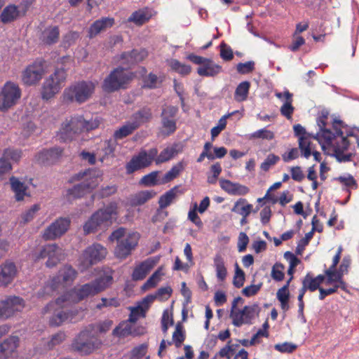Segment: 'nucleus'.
<instances>
[{"label": "nucleus", "instance_id": "f257e3e1", "mask_svg": "<svg viewBox=\"0 0 359 359\" xmlns=\"http://www.w3.org/2000/svg\"><path fill=\"white\" fill-rule=\"evenodd\" d=\"M116 214L115 208L112 205L95 211L83 226L84 234L88 235L107 228L111 225L113 215Z\"/></svg>", "mask_w": 359, "mask_h": 359}, {"label": "nucleus", "instance_id": "f03ea898", "mask_svg": "<svg viewBox=\"0 0 359 359\" xmlns=\"http://www.w3.org/2000/svg\"><path fill=\"white\" fill-rule=\"evenodd\" d=\"M135 73L126 72L122 67H118L110 72L104 79L102 88L106 93H114L121 89H126L134 79Z\"/></svg>", "mask_w": 359, "mask_h": 359}, {"label": "nucleus", "instance_id": "7ed1b4c3", "mask_svg": "<svg viewBox=\"0 0 359 359\" xmlns=\"http://www.w3.org/2000/svg\"><path fill=\"white\" fill-rule=\"evenodd\" d=\"M67 72L64 68H57L42 83L41 97L48 101L57 95L65 84Z\"/></svg>", "mask_w": 359, "mask_h": 359}, {"label": "nucleus", "instance_id": "20e7f679", "mask_svg": "<svg viewBox=\"0 0 359 359\" xmlns=\"http://www.w3.org/2000/svg\"><path fill=\"white\" fill-rule=\"evenodd\" d=\"M94 90L95 86L91 81L76 82L65 89L63 100L67 103H83L90 97Z\"/></svg>", "mask_w": 359, "mask_h": 359}, {"label": "nucleus", "instance_id": "39448f33", "mask_svg": "<svg viewBox=\"0 0 359 359\" xmlns=\"http://www.w3.org/2000/svg\"><path fill=\"white\" fill-rule=\"evenodd\" d=\"M112 280L111 275H104L83 285L74 292L76 302H81L89 296H94L103 291L111 284Z\"/></svg>", "mask_w": 359, "mask_h": 359}, {"label": "nucleus", "instance_id": "423d86ee", "mask_svg": "<svg viewBox=\"0 0 359 359\" xmlns=\"http://www.w3.org/2000/svg\"><path fill=\"white\" fill-rule=\"evenodd\" d=\"M83 116L75 115L69 119H66L62 123L60 132L57 134L58 138L64 142L72 141L76 135L83 132Z\"/></svg>", "mask_w": 359, "mask_h": 359}, {"label": "nucleus", "instance_id": "0eeeda50", "mask_svg": "<svg viewBox=\"0 0 359 359\" xmlns=\"http://www.w3.org/2000/svg\"><path fill=\"white\" fill-rule=\"evenodd\" d=\"M21 97V90L18 85L7 81L0 90V111H7L15 105Z\"/></svg>", "mask_w": 359, "mask_h": 359}, {"label": "nucleus", "instance_id": "6e6552de", "mask_svg": "<svg viewBox=\"0 0 359 359\" xmlns=\"http://www.w3.org/2000/svg\"><path fill=\"white\" fill-rule=\"evenodd\" d=\"M72 348L82 355H88L95 349L96 344L92 334L89 331L83 330L74 338Z\"/></svg>", "mask_w": 359, "mask_h": 359}, {"label": "nucleus", "instance_id": "1a4fd4ad", "mask_svg": "<svg viewBox=\"0 0 359 359\" xmlns=\"http://www.w3.org/2000/svg\"><path fill=\"white\" fill-rule=\"evenodd\" d=\"M70 224L71 219L69 217H60L44 229L42 238L45 241H53L60 238L68 231Z\"/></svg>", "mask_w": 359, "mask_h": 359}, {"label": "nucleus", "instance_id": "9d476101", "mask_svg": "<svg viewBox=\"0 0 359 359\" xmlns=\"http://www.w3.org/2000/svg\"><path fill=\"white\" fill-rule=\"evenodd\" d=\"M97 185V178L95 176L86 178L81 183L75 184L67 190V198L69 201L81 198L86 194L90 193Z\"/></svg>", "mask_w": 359, "mask_h": 359}, {"label": "nucleus", "instance_id": "9b49d317", "mask_svg": "<svg viewBox=\"0 0 359 359\" xmlns=\"http://www.w3.org/2000/svg\"><path fill=\"white\" fill-rule=\"evenodd\" d=\"M106 249L99 243L93 244L83 252L81 264L84 268H88L100 262L105 257Z\"/></svg>", "mask_w": 359, "mask_h": 359}, {"label": "nucleus", "instance_id": "f8f14e48", "mask_svg": "<svg viewBox=\"0 0 359 359\" xmlns=\"http://www.w3.org/2000/svg\"><path fill=\"white\" fill-rule=\"evenodd\" d=\"M25 301L22 297L11 296L0 302V318L7 319L15 313L20 312L25 307Z\"/></svg>", "mask_w": 359, "mask_h": 359}, {"label": "nucleus", "instance_id": "ddd939ff", "mask_svg": "<svg viewBox=\"0 0 359 359\" xmlns=\"http://www.w3.org/2000/svg\"><path fill=\"white\" fill-rule=\"evenodd\" d=\"M139 238L140 234L133 232L118 241L114 251L116 257L120 259L126 258L137 245Z\"/></svg>", "mask_w": 359, "mask_h": 359}, {"label": "nucleus", "instance_id": "4468645a", "mask_svg": "<svg viewBox=\"0 0 359 359\" xmlns=\"http://www.w3.org/2000/svg\"><path fill=\"white\" fill-rule=\"evenodd\" d=\"M178 113V108L169 105L162 109L161 114V126L165 133L170 135L177 130V121L175 117Z\"/></svg>", "mask_w": 359, "mask_h": 359}, {"label": "nucleus", "instance_id": "2eb2a0df", "mask_svg": "<svg viewBox=\"0 0 359 359\" xmlns=\"http://www.w3.org/2000/svg\"><path fill=\"white\" fill-rule=\"evenodd\" d=\"M63 149L55 147L48 149H43L35 156V161L41 165L53 163L62 156Z\"/></svg>", "mask_w": 359, "mask_h": 359}, {"label": "nucleus", "instance_id": "dca6fc26", "mask_svg": "<svg viewBox=\"0 0 359 359\" xmlns=\"http://www.w3.org/2000/svg\"><path fill=\"white\" fill-rule=\"evenodd\" d=\"M19 337L11 336L0 344V359H15L13 355L19 344Z\"/></svg>", "mask_w": 359, "mask_h": 359}, {"label": "nucleus", "instance_id": "f3484780", "mask_svg": "<svg viewBox=\"0 0 359 359\" xmlns=\"http://www.w3.org/2000/svg\"><path fill=\"white\" fill-rule=\"evenodd\" d=\"M18 269L14 262L7 260L0 265V286H7L16 276Z\"/></svg>", "mask_w": 359, "mask_h": 359}, {"label": "nucleus", "instance_id": "a211bd4d", "mask_svg": "<svg viewBox=\"0 0 359 359\" xmlns=\"http://www.w3.org/2000/svg\"><path fill=\"white\" fill-rule=\"evenodd\" d=\"M43 69L41 65L34 63L29 65L23 72L22 81L25 84L32 86L42 78Z\"/></svg>", "mask_w": 359, "mask_h": 359}, {"label": "nucleus", "instance_id": "6ab92c4d", "mask_svg": "<svg viewBox=\"0 0 359 359\" xmlns=\"http://www.w3.org/2000/svg\"><path fill=\"white\" fill-rule=\"evenodd\" d=\"M59 247L57 244H48L43 247L41 250L39 258H48L46 266L48 268L55 266L60 262L57 251Z\"/></svg>", "mask_w": 359, "mask_h": 359}, {"label": "nucleus", "instance_id": "aec40b11", "mask_svg": "<svg viewBox=\"0 0 359 359\" xmlns=\"http://www.w3.org/2000/svg\"><path fill=\"white\" fill-rule=\"evenodd\" d=\"M147 56V51L145 49H133L122 53L120 59L123 65L130 67L142 62Z\"/></svg>", "mask_w": 359, "mask_h": 359}, {"label": "nucleus", "instance_id": "412c9836", "mask_svg": "<svg viewBox=\"0 0 359 359\" xmlns=\"http://www.w3.org/2000/svg\"><path fill=\"white\" fill-rule=\"evenodd\" d=\"M150 162L147 159L145 150H141L137 155L132 157L126 165V173L132 174L134 172L150 165Z\"/></svg>", "mask_w": 359, "mask_h": 359}, {"label": "nucleus", "instance_id": "4be33fe9", "mask_svg": "<svg viewBox=\"0 0 359 359\" xmlns=\"http://www.w3.org/2000/svg\"><path fill=\"white\" fill-rule=\"evenodd\" d=\"M115 24V20L111 17H102L96 20L89 27L88 31V36L90 39L95 37L101 32L111 28Z\"/></svg>", "mask_w": 359, "mask_h": 359}, {"label": "nucleus", "instance_id": "5701e85b", "mask_svg": "<svg viewBox=\"0 0 359 359\" xmlns=\"http://www.w3.org/2000/svg\"><path fill=\"white\" fill-rule=\"evenodd\" d=\"M351 264V258L349 255H347L343 258L339 269H337V266H335L331 271H330V268L326 269L327 283L332 285V278H344V275L348 273Z\"/></svg>", "mask_w": 359, "mask_h": 359}, {"label": "nucleus", "instance_id": "b1692460", "mask_svg": "<svg viewBox=\"0 0 359 359\" xmlns=\"http://www.w3.org/2000/svg\"><path fill=\"white\" fill-rule=\"evenodd\" d=\"M232 323L236 327H241L243 324L251 325L255 316L252 313L251 306H245L242 309L238 310L232 318Z\"/></svg>", "mask_w": 359, "mask_h": 359}, {"label": "nucleus", "instance_id": "393cba45", "mask_svg": "<svg viewBox=\"0 0 359 359\" xmlns=\"http://www.w3.org/2000/svg\"><path fill=\"white\" fill-rule=\"evenodd\" d=\"M76 271L70 265H65L61 268L56 276L53 278L54 283H71L76 277Z\"/></svg>", "mask_w": 359, "mask_h": 359}, {"label": "nucleus", "instance_id": "a878e982", "mask_svg": "<svg viewBox=\"0 0 359 359\" xmlns=\"http://www.w3.org/2000/svg\"><path fill=\"white\" fill-rule=\"evenodd\" d=\"M60 29L57 26L46 27L39 36L40 41L47 46H51L58 41Z\"/></svg>", "mask_w": 359, "mask_h": 359}, {"label": "nucleus", "instance_id": "bb28decb", "mask_svg": "<svg viewBox=\"0 0 359 359\" xmlns=\"http://www.w3.org/2000/svg\"><path fill=\"white\" fill-rule=\"evenodd\" d=\"M20 17L18 6L9 4L4 7L1 13L0 22L7 25L17 20Z\"/></svg>", "mask_w": 359, "mask_h": 359}, {"label": "nucleus", "instance_id": "cd10ccee", "mask_svg": "<svg viewBox=\"0 0 359 359\" xmlns=\"http://www.w3.org/2000/svg\"><path fill=\"white\" fill-rule=\"evenodd\" d=\"M156 262L151 258H149L144 262H141L133 270L132 278L134 280H143L147 274L154 266Z\"/></svg>", "mask_w": 359, "mask_h": 359}, {"label": "nucleus", "instance_id": "c85d7f7f", "mask_svg": "<svg viewBox=\"0 0 359 359\" xmlns=\"http://www.w3.org/2000/svg\"><path fill=\"white\" fill-rule=\"evenodd\" d=\"M152 118L151 109L144 107L132 115V123L137 125L138 128L142 124L149 122Z\"/></svg>", "mask_w": 359, "mask_h": 359}, {"label": "nucleus", "instance_id": "c756f323", "mask_svg": "<svg viewBox=\"0 0 359 359\" xmlns=\"http://www.w3.org/2000/svg\"><path fill=\"white\" fill-rule=\"evenodd\" d=\"M73 313L70 311L56 310L54 313L50 317L49 325L51 327H59L64 322L73 318Z\"/></svg>", "mask_w": 359, "mask_h": 359}, {"label": "nucleus", "instance_id": "7c9ffc66", "mask_svg": "<svg viewBox=\"0 0 359 359\" xmlns=\"http://www.w3.org/2000/svg\"><path fill=\"white\" fill-rule=\"evenodd\" d=\"M12 191L15 193V198L17 201L24 199L27 195L26 191L27 187L25 184L19 180L16 177L12 176L9 179Z\"/></svg>", "mask_w": 359, "mask_h": 359}, {"label": "nucleus", "instance_id": "2f4dec72", "mask_svg": "<svg viewBox=\"0 0 359 359\" xmlns=\"http://www.w3.org/2000/svg\"><path fill=\"white\" fill-rule=\"evenodd\" d=\"M226 192L233 196H245L250 192V189L245 185L226 179Z\"/></svg>", "mask_w": 359, "mask_h": 359}, {"label": "nucleus", "instance_id": "473e14b6", "mask_svg": "<svg viewBox=\"0 0 359 359\" xmlns=\"http://www.w3.org/2000/svg\"><path fill=\"white\" fill-rule=\"evenodd\" d=\"M251 83L249 81L241 82L236 87L234 92V100L237 102H243L247 100Z\"/></svg>", "mask_w": 359, "mask_h": 359}, {"label": "nucleus", "instance_id": "72a5a7b5", "mask_svg": "<svg viewBox=\"0 0 359 359\" xmlns=\"http://www.w3.org/2000/svg\"><path fill=\"white\" fill-rule=\"evenodd\" d=\"M156 195L154 191L145 190L137 192L130 199L133 206L142 205Z\"/></svg>", "mask_w": 359, "mask_h": 359}, {"label": "nucleus", "instance_id": "f704fd0d", "mask_svg": "<svg viewBox=\"0 0 359 359\" xmlns=\"http://www.w3.org/2000/svg\"><path fill=\"white\" fill-rule=\"evenodd\" d=\"M151 18V15L147 9H140L134 11L128 18V21L137 25H142Z\"/></svg>", "mask_w": 359, "mask_h": 359}, {"label": "nucleus", "instance_id": "c9c22d12", "mask_svg": "<svg viewBox=\"0 0 359 359\" xmlns=\"http://www.w3.org/2000/svg\"><path fill=\"white\" fill-rule=\"evenodd\" d=\"M177 154L176 145L167 147L161 151L159 155L155 159V163L159 165L161 163L167 162L173 158Z\"/></svg>", "mask_w": 359, "mask_h": 359}, {"label": "nucleus", "instance_id": "e433bc0d", "mask_svg": "<svg viewBox=\"0 0 359 359\" xmlns=\"http://www.w3.org/2000/svg\"><path fill=\"white\" fill-rule=\"evenodd\" d=\"M339 149V142H337V145L334 147V149L331 154V156L335 158L337 161L339 163L351 161L353 157L355 155V153L354 152H348L345 154L344 152L347 151L348 150H342Z\"/></svg>", "mask_w": 359, "mask_h": 359}, {"label": "nucleus", "instance_id": "4c0bfd02", "mask_svg": "<svg viewBox=\"0 0 359 359\" xmlns=\"http://www.w3.org/2000/svg\"><path fill=\"white\" fill-rule=\"evenodd\" d=\"M136 129H137V125L133 123L131 121H128L118 130H115L114 137L116 140L123 139L132 134Z\"/></svg>", "mask_w": 359, "mask_h": 359}, {"label": "nucleus", "instance_id": "58836bf2", "mask_svg": "<svg viewBox=\"0 0 359 359\" xmlns=\"http://www.w3.org/2000/svg\"><path fill=\"white\" fill-rule=\"evenodd\" d=\"M177 189L178 187L175 186L160 196L158 200L160 208L164 209L170 205L177 196Z\"/></svg>", "mask_w": 359, "mask_h": 359}, {"label": "nucleus", "instance_id": "ea45409f", "mask_svg": "<svg viewBox=\"0 0 359 359\" xmlns=\"http://www.w3.org/2000/svg\"><path fill=\"white\" fill-rule=\"evenodd\" d=\"M334 180L339 181L343 185L346 187L345 191L351 194V189H358V183L355 178L350 174L348 175L347 177L339 176L337 177H334Z\"/></svg>", "mask_w": 359, "mask_h": 359}, {"label": "nucleus", "instance_id": "a19ab883", "mask_svg": "<svg viewBox=\"0 0 359 359\" xmlns=\"http://www.w3.org/2000/svg\"><path fill=\"white\" fill-rule=\"evenodd\" d=\"M184 165L182 161H180L176 165H173L172 168L165 174L161 183H166L176 178L184 170Z\"/></svg>", "mask_w": 359, "mask_h": 359}, {"label": "nucleus", "instance_id": "79ce46f5", "mask_svg": "<svg viewBox=\"0 0 359 359\" xmlns=\"http://www.w3.org/2000/svg\"><path fill=\"white\" fill-rule=\"evenodd\" d=\"M112 334L118 337H126L131 334L136 335L141 334L142 333H136L135 331H132L131 325L129 324L124 325V327H122V325L119 324V325L114 329Z\"/></svg>", "mask_w": 359, "mask_h": 359}, {"label": "nucleus", "instance_id": "37998d69", "mask_svg": "<svg viewBox=\"0 0 359 359\" xmlns=\"http://www.w3.org/2000/svg\"><path fill=\"white\" fill-rule=\"evenodd\" d=\"M302 286L310 292H314L317 290H320V287L317 284L316 279L314 278L313 274L311 273H308L303 278Z\"/></svg>", "mask_w": 359, "mask_h": 359}, {"label": "nucleus", "instance_id": "c03bdc74", "mask_svg": "<svg viewBox=\"0 0 359 359\" xmlns=\"http://www.w3.org/2000/svg\"><path fill=\"white\" fill-rule=\"evenodd\" d=\"M285 266L280 262H276L272 266L271 276L272 279L276 282L283 281L285 278V273L283 270Z\"/></svg>", "mask_w": 359, "mask_h": 359}, {"label": "nucleus", "instance_id": "a18cd8bd", "mask_svg": "<svg viewBox=\"0 0 359 359\" xmlns=\"http://www.w3.org/2000/svg\"><path fill=\"white\" fill-rule=\"evenodd\" d=\"M171 69L182 76L188 75L191 70L190 65L181 63L177 60H172L170 62Z\"/></svg>", "mask_w": 359, "mask_h": 359}, {"label": "nucleus", "instance_id": "49530a36", "mask_svg": "<svg viewBox=\"0 0 359 359\" xmlns=\"http://www.w3.org/2000/svg\"><path fill=\"white\" fill-rule=\"evenodd\" d=\"M163 275L160 269H157L144 283L142 286V290H148L149 288L154 287L161 280V276Z\"/></svg>", "mask_w": 359, "mask_h": 359}, {"label": "nucleus", "instance_id": "de8ad7c7", "mask_svg": "<svg viewBox=\"0 0 359 359\" xmlns=\"http://www.w3.org/2000/svg\"><path fill=\"white\" fill-rule=\"evenodd\" d=\"M255 69V63L252 60L245 62H239L236 65L237 72L240 74H249L252 73Z\"/></svg>", "mask_w": 359, "mask_h": 359}, {"label": "nucleus", "instance_id": "09e8293b", "mask_svg": "<svg viewBox=\"0 0 359 359\" xmlns=\"http://www.w3.org/2000/svg\"><path fill=\"white\" fill-rule=\"evenodd\" d=\"M185 339V332L183 330V326L180 322L175 327V331L172 334V340L176 347H180Z\"/></svg>", "mask_w": 359, "mask_h": 359}, {"label": "nucleus", "instance_id": "8fccbe9b", "mask_svg": "<svg viewBox=\"0 0 359 359\" xmlns=\"http://www.w3.org/2000/svg\"><path fill=\"white\" fill-rule=\"evenodd\" d=\"M2 156L8 161L10 160L14 162H18L22 157V150L18 149L8 148L3 151Z\"/></svg>", "mask_w": 359, "mask_h": 359}, {"label": "nucleus", "instance_id": "3c124183", "mask_svg": "<svg viewBox=\"0 0 359 359\" xmlns=\"http://www.w3.org/2000/svg\"><path fill=\"white\" fill-rule=\"evenodd\" d=\"M322 136L323 137V142L329 148L334 149V147L337 145V142L334 143L335 140L334 132L330 128H323L322 131Z\"/></svg>", "mask_w": 359, "mask_h": 359}, {"label": "nucleus", "instance_id": "603ef678", "mask_svg": "<svg viewBox=\"0 0 359 359\" xmlns=\"http://www.w3.org/2000/svg\"><path fill=\"white\" fill-rule=\"evenodd\" d=\"M158 171H153L146 175H144L140 180V183L144 184L145 187H151L158 184L157 177Z\"/></svg>", "mask_w": 359, "mask_h": 359}, {"label": "nucleus", "instance_id": "864d4df0", "mask_svg": "<svg viewBox=\"0 0 359 359\" xmlns=\"http://www.w3.org/2000/svg\"><path fill=\"white\" fill-rule=\"evenodd\" d=\"M257 138L271 140L274 138V133L272 131L269 130L266 128H262L252 133L249 137V140Z\"/></svg>", "mask_w": 359, "mask_h": 359}, {"label": "nucleus", "instance_id": "5fc2aeb1", "mask_svg": "<svg viewBox=\"0 0 359 359\" xmlns=\"http://www.w3.org/2000/svg\"><path fill=\"white\" fill-rule=\"evenodd\" d=\"M217 278L220 280H224V262L220 255H217L214 259Z\"/></svg>", "mask_w": 359, "mask_h": 359}, {"label": "nucleus", "instance_id": "6e6d98bb", "mask_svg": "<svg viewBox=\"0 0 359 359\" xmlns=\"http://www.w3.org/2000/svg\"><path fill=\"white\" fill-rule=\"evenodd\" d=\"M313 236L311 235V233H309V232L306 233L304 238L300 239L298 242L297 246L295 250V254L297 255H302L305 247L308 245L313 238Z\"/></svg>", "mask_w": 359, "mask_h": 359}, {"label": "nucleus", "instance_id": "4d7b16f0", "mask_svg": "<svg viewBox=\"0 0 359 359\" xmlns=\"http://www.w3.org/2000/svg\"><path fill=\"white\" fill-rule=\"evenodd\" d=\"M158 81V78L156 74L149 73L146 77L143 79L142 88L154 89L157 88Z\"/></svg>", "mask_w": 359, "mask_h": 359}, {"label": "nucleus", "instance_id": "13d9d810", "mask_svg": "<svg viewBox=\"0 0 359 359\" xmlns=\"http://www.w3.org/2000/svg\"><path fill=\"white\" fill-rule=\"evenodd\" d=\"M262 285V283H259L257 285L252 284L250 285L246 286L241 290V294L246 297L255 296L259 292Z\"/></svg>", "mask_w": 359, "mask_h": 359}, {"label": "nucleus", "instance_id": "bf43d9fd", "mask_svg": "<svg viewBox=\"0 0 359 359\" xmlns=\"http://www.w3.org/2000/svg\"><path fill=\"white\" fill-rule=\"evenodd\" d=\"M297 345L290 342H284L283 344H277L274 346V348L280 353H292L297 348Z\"/></svg>", "mask_w": 359, "mask_h": 359}, {"label": "nucleus", "instance_id": "052dcab7", "mask_svg": "<svg viewBox=\"0 0 359 359\" xmlns=\"http://www.w3.org/2000/svg\"><path fill=\"white\" fill-rule=\"evenodd\" d=\"M290 284H287L285 283L280 288H279L276 292V298L278 301H290L291 298V294L290 292Z\"/></svg>", "mask_w": 359, "mask_h": 359}, {"label": "nucleus", "instance_id": "680f3d73", "mask_svg": "<svg viewBox=\"0 0 359 359\" xmlns=\"http://www.w3.org/2000/svg\"><path fill=\"white\" fill-rule=\"evenodd\" d=\"M312 142L311 141H299V149L301 152V155L306 158H309L313 154L311 149Z\"/></svg>", "mask_w": 359, "mask_h": 359}, {"label": "nucleus", "instance_id": "e2e57ef3", "mask_svg": "<svg viewBox=\"0 0 359 359\" xmlns=\"http://www.w3.org/2000/svg\"><path fill=\"white\" fill-rule=\"evenodd\" d=\"M280 160V157L274 154L268 155L264 161L261 164V169L268 171L271 165H275Z\"/></svg>", "mask_w": 359, "mask_h": 359}, {"label": "nucleus", "instance_id": "0e129e2a", "mask_svg": "<svg viewBox=\"0 0 359 359\" xmlns=\"http://www.w3.org/2000/svg\"><path fill=\"white\" fill-rule=\"evenodd\" d=\"M40 210V205L39 204L33 205L29 210L22 215V219L24 223H27L32 221L35 214Z\"/></svg>", "mask_w": 359, "mask_h": 359}, {"label": "nucleus", "instance_id": "69168bd1", "mask_svg": "<svg viewBox=\"0 0 359 359\" xmlns=\"http://www.w3.org/2000/svg\"><path fill=\"white\" fill-rule=\"evenodd\" d=\"M250 239L248 235L245 232H241L238 236V250L239 252H243L246 250L249 244Z\"/></svg>", "mask_w": 359, "mask_h": 359}, {"label": "nucleus", "instance_id": "338daca9", "mask_svg": "<svg viewBox=\"0 0 359 359\" xmlns=\"http://www.w3.org/2000/svg\"><path fill=\"white\" fill-rule=\"evenodd\" d=\"M116 191L117 188L115 185H107L106 187H102L97 193V195L100 198H104L111 196L116 193Z\"/></svg>", "mask_w": 359, "mask_h": 359}, {"label": "nucleus", "instance_id": "774afa93", "mask_svg": "<svg viewBox=\"0 0 359 359\" xmlns=\"http://www.w3.org/2000/svg\"><path fill=\"white\" fill-rule=\"evenodd\" d=\"M294 111V107L292 106V103H290V102H285L280 109L281 115L287 119L292 118Z\"/></svg>", "mask_w": 359, "mask_h": 359}]
</instances>
